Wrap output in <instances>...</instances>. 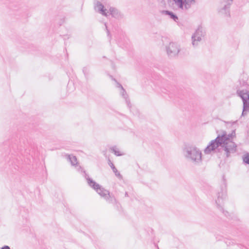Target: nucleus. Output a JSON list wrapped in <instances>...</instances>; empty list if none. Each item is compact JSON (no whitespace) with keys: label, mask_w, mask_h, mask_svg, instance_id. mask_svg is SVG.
Wrapping results in <instances>:
<instances>
[{"label":"nucleus","mask_w":249,"mask_h":249,"mask_svg":"<svg viewBox=\"0 0 249 249\" xmlns=\"http://www.w3.org/2000/svg\"><path fill=\"white\" fill-rule=\"evenodd\" d=\"M241 85L240 87H238L237 90V94L242 99L243 103V109L242 115L244 116L246 114V112L249 110V91L245 89H240L242 87H246L247 83L246 81H239Z\"/></svg>","instance_id":"4"},{"label":"nucleus","mask_w":249,"mask_h":249,"mask_svg":"<svg viewBox=\"0 0 249 249\" xmlns=\"http://www.w3.org/2000/svg\"><path fill=\"white\" fill-rule=\"evenodd\" d=\"M180 46L177 43L171 42L166 47V52L170 57L177 56L180 52Z\"/></svg>","instance_id":"7"},{"label":"nucleus","mask_w":249,"mask_h":249,"mask_svg":"<svg viewBox=\"0 0 249 249\" xmlns=\"http://www.w3.org/2000/svg\"><path fill=\"white\" fill-rule=\"evenodd\" d=\"M94 8L96 12L102 15L108 16V10L105 8L104 5L100 1L96 0L94 2Z\"/></svg>","instance_id":"9"},{"label":"nucleus","mask_w":249,"mask_h":249,"mask_svg":"<svg viewBox=\"0 0 249 249\" xmlns=\"http://www.w3.org/2000/svg\"><path fill=\"white\" fill-rule=\"evenodd\" d=\"M206 35L205 30L202 27H199L192 36V44L194 47H196L204 38Z\"/></svg>","instance_id":"5"},{"label":"nucleus","mask_w":249,"mask_h":249,"mask_svg":"<svg viewBox=\"0 0 249 249\" xmlns=\"http://www.w3.org/2000/svg\"><path fill=\"white\" fill-rule=\"evenodd\" d=\"M66 157L72 166H74L77 164V161L75 156L72 155H66Z\"/></svg>","instance_id":"13"},{"label":"nucleus","mask_w":249,"mask_h":249,"mask_svg":"<svg viewBox=\"0 0 249 249\" xmlns=\"http://www.w3.org/2000/svg\"><path fill=\"white\" fill-rule=\"evenodd\" d=\"M88 185L95 190L96 192L109 203H116V200L114 196L110 195L109 192L89 177L86 178Z\"/></svg>","instance_id":"3"},{"label":"nucleus","mask_w":249,"mask_h":249,"mask_svg":"<svg viewBox=\"0 0 249 249\" xmlns=\"http://www.w3.org/2000/svg\"><path fill=\"white\" fill-rule=\"evenodd\" d=\"M243 160L244 163L249 164V153H246L243 156Z\"/></svg>","instance_id":"17"},{"label":"nucleus","mask_w":249,"mask_h":249,"mask_svg":"<svg viewBox=\"0 0 249 249\" xmlns=\"http://www.w3.org/2000/svg\"><path fill=\"white\" fill-rule=\"evenodd\" d=\"M117 87L121 89V90L122 89V88H124L123 86L119 83L117 82Z\"/></svg>","instance_id":"19"},{"label":"nucleus","mask_w":249,"mask_h":249,"mask_svg":"<svg viewBox=\"0 0 249 249\" xmlns=\"http://www.w3.org/2000/svg\"><path fill=\"white\" fill-rule=\"evenodd\" d=\"M120 94H121L123 98L125 99L126 103L127 105V106L130 107V102L129 99H128V95L127 94L125 89L124 88H122V89L121 90Z\"/></svg>","instance_id":"14"},{"label":"nucleus","mask_w":249,"mask_h":249,"mask_svg":"<svg viewBox=\"0 0 249 249\" xmlns=\"http://www.w3.org/2000/svg\"><path fill=\"white\" fill-rule=\"evenodd\" d=\"M125 196H128V194H127V192H125Z\"/></svg>","instance_id":"22"},{"label":"nucleus","mask_w":249,"mask_h":249,"mask_svg":"<svg viewBox=\"0 0 249 249\" xmlns=\"http://www.w3.org/2000/svg\"><path fill=\"white\" fill-rule=\"evenodd\" d=\"M108 164L111 168L112 170H113V172L115 173V176L119 178H122V176L120 174V173L118 171L117 169L115 168L113 163L110 160H108Z\"/></svg>","instance_id":"15"},{"label":"nucleus","mask_w":249,"mask_h":249,"mask_svg":"<svg viewBox=\"0 0 249 249\" xmlns=\"http://www.w3.org/2000/svg\"><path fill=\"white\" fill-rule=\"evenodd\" d=\"M108 13L112 17L118 20L123 19L124 17V14L115 7H110L108 9Z\"/></svg>","instance_id":"10"},{"label":"nucleus","mask_w":249,"mask_h":249,"mask_svg":"<svg viewBox=\"0 0 249 249\" xmlns=\"http://www.w3.org/2000/svg\"><path fill=\"white\" fill-rule=\"evenodd\" d=\"M232 0H222L219 4L217 10L219 15L223 17L230 16V7Z\"/></svg>","instance_id":"6"},{"label":"nucleus","mask_w":249,"mask_h":249,"mask_svg":"<svg viewBox=\"0 0 249 249\" xmlns=\"http://www.w3.org/2000/svg\"><path fill=\"white\" fill-rule=\"evenodd\" d=\"M182 154L189 162L195 165H199L202 161V153L196 146L192 144H185L182 147Z\"/></svg>","instance_id":"2"},{"label":"nucleus","mask_w":249,"mask_h":249,"mask_svg":"<svg viewBox=\"0 0 249 249\" xmlns=\"http://www.w3.org/2000/svg\"><path fill=\"white\" fill-rule=\"evenodd\" d=\"M192 2V3H194L195 2V0H190Z\"/></svg>","instance_id":"21"},{"label":"nucleus","mask_w":249,"mask_h":249,"mask_svg":"<svg viewBox=\"0 0 249 249\" xmlns=\"http://www.w3.org/2000/svg\"><path fill=\"white\" fill-rule=\"evenodd\" d=\"M161 13L163 15L168 16L170 18L172 19L174 21L178 22V18L173 12L168 10H163L162 11Z\"/></svg>","instance_id":"12"},{"label":"nucleus","mask_w":249,"mask_h":249,"mask_svg":"<svg viewBox=\"0 0 249 249\" xmlns=\"http://www.w3.org/2000/svg\"><path fill=\"white\" fill-rule=\"evenodd\" d=\"M176 6L182 11L190 9L193 4L190 0H173Z\"/></svg>","instance_id":"8"},{"label":"nucleus","mask_w":249,"mask_h":249,"mask_svg":"<svg viewBox=\"0 0 249 249\" xmlns=\"http://www.w3.org/2000/svg\"><path fill=\"white\" fill-rule=\"evenodd\" d=\"M110 149L117 156H121L124 155V154L121 153L119 151V149L115 146L110 147Z\"/></svg>","instance_id":"16"},{"label":"nucleus","mask_w":249,"mask_h":249,"mask_svg":"<svg viewBox=\"0 0 249 249\" xmlns=\"http://www.w3.org/2000/svg\"><path fill=\"white\" fill-rule=\"evenodd\" d=\"M105 27H106V30L107 36H110V32H109V30H108V29H107V24L106 23H105Z\"/></svg>","instance_id":"18"},{"label":"nucleus","mask_w":249,"mask_h":249,"mask_svg":"<svg viewBox=\"0 0 249 249\" xmlns=\"http://www.w3.org/2000/svg\"><path fill=\"white\" fill-rule=\"evenodd\" d=\"M223 199L222 193H218L217 194V199L215 200V203L217 205V208L219 209L220 211L222 212L226 216H227L226 213H228V212H224L222 207Z\"/></svg>","instance_id":"11"},{"label":"nucleus","mask_w":249,"mask_h":249,"mask_svg":"<svg viewBox=\"0 0 249 249\" xmlns=\"http://www.w3.org/2000/svg\"><path fill=\"white\" fill-rule=\"evenodd\" d=\"M1 249H10V248L8 246H4L1 248Z\"/></svg>","instance_id":"20"},{"label":"nucleus","mask_w":249,"mask_h":249,"mask_svg":"<svg viewBox=\"0 0 249 249\" xmlns=\"http://www.w3.org/2000/svg\"><path fill=\"white\" fill-rule=\"evenodd\" d=\"M235 137V130L229 134H227L225 131L223 132L221 135H218L215 140L210 142L204 150V153L209 155L223 150L226 157H229L231 154L235 153L236 150V144L232 141Z\"/></svg>","instance_id":"1"}]
</instances>
